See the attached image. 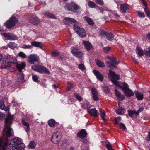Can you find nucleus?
Instances as JSON below:
<instances>
[{"label":"nucleus","instance_id":"f257e3e1","mask_svg":"<svg viewBox=\"0 0 150 150\" xmlns=\"http://www.w3.org/2000/svg\"><path fill=\"white\" fill-rule=\"evenodd\" d=\"M13 117L10 116L7 117L5 119V123L2 143L3 146L2 147V150H12V147L18 146L21 142L20 138L16 137L13 140H8L7 137L13 135V132L10 127L12 124Z\"/></svg>","mask_w":150,"mask_h":150},{"label":"nucleus","instance_id":"f03ea898","mask_svg":"<svg viewBox=\"0 0 150 150\" xmlns=\"http://www.w3.org/2000/svg\"><path fill=\"white\" fill-rule=\"evenodd\" d=\"M109 78L110 79L112 82L117 87L121 88L123 90V88L125 87V84H127L125 83H119L117 80L119 79V76L115 74L111 70H109L108 75Z\"/></svg>","mask_w":150,"mask_h":150},{"label":"nucleus","instance_id":"7ed1b4c3","mask_svg":"<svg viewBox=\"0 0 150 150\" xmlns=\"http://www.w3.org/2000/svg\"><path fill=\"white\" fill-rule=\"evenodd\" d=\"M32 69L34 71L40 73L49 74L50 72L45 67L40 65H33L31 66Z\"/></svg>","mask_w":150,"mask_h":150},{"label":"nucleus","instance_id":"20e7f679","mask_svg":"<svg viewBox=\"0 0 150 150\" xmlns=\"http://www.w3.org/2000/svg\"><path fill=\"white\" fill-rule=\"evenodd\" d=\"M64 8L65 9L73 12H75L76 11L80 8L79 6L74 2H71L70 4H67Z\"/></svg>","mask_w":150,"mask_h":150},{"label":"nucleus","instance_id":"39448f33","mask_svg":"<svg viewBox=\"0 0 150 150\" xmlns=\"http://www.w3.org/2000/svg\"><path fill=\"white\" fill-rule=\"evenodd\" d=\"M18 22V19L13 16H11L9 19L4 23V25L7 28H10L15 26Z\"/></svg>","mask_w":150,"mask_h":150},{"label":"nucleus","instance_id":"423d86ee","mask_svg":"<svg viewBox=\"0 0 150 150\" xmlns=\"http://www.w3.org/2000/svg\"><path fill=\"white\" fill-rule=\"evenodd\" d=\"M73 28L75 31L76 32L80 37L83 38L86 36V33L84 29L75 25H74Z\"/></svg>","mask_w":150,"mask_h":150},{"label":"nucleus","instance_id":"0eeeda50","mask_svg":"<svg viewBox=\"0 0 150 150\" xmlns=\"http://www.w3.org/2000/svg\"><path fill=\"white\" fill-rule=\"evenodd\" d=\"M125 87L123 88V93L125 96L127 97H130L134 95V93L129 88L127 84H125Z\"/></svg>","mask_w":150,"mask_h":150},{"label":"nucleus","instance_id":"6e6552de","mask_svg":"<svg viewBox=\"0 0 150 150\" xmlns=\"http://www.w3.org/2000/svg\"><path fill=\"white\" fill-rule=\"evenodd\" d=\"M61 136L59 132L54 133L52 135L51 140L55 144H57L61 139Z\"/></svg>","mask_w":150,"mask_h":150},{"label":"nucleus","instance_id":"1a4fd4ad","mask_svg":"<svg viewBox=\"0 0 150 150\" xmlns=\"http://www.w3.org/2000/svg\"><path fill=\"white\" fill-rule=\"evenodd\" d=\"M87 135V133L86 130L84 129H82L78 133L77 136L79 138L83 139L82 141L83 143H85L87 141L86 138Z\"/></svg>","mask_w":150,"mask_h":150},{"label":"nucleus","instance_id":"9d476101","mask_svg":"<svg viewBox=\"0 0 150 150\" xmlns=\"http://www.w3.org/2000/svg\"><path fill=\"white\" fill-rule=\"evenodd\" d=\"M28 60L30 63L33 64L35 62L38 61L39 57L35 54H31L29 56Z\"/></svg>","mask_w":150,"mask_h":150},{"label":"nucleus","instance_id":"9b49d317","mask_svg":"<svg viewBox=\"0 0 150 150\" xmlns=\"http://www.w3.org/2000/svg\"><path fill=\"white\" fill-rule=\"evenodd\" d=\"M10 66V64L7 62L5 57L0 60V68L6 69Z\"/></svg>","mask_w":150,"mask_h":150},{"label":"nucleus","instance_id":"f8f14e48","mask_svg":"<svg viewBox=\"0 0 150 150\" xmlns=\"http://www.w3.org/2000/svg\"><path fill=\"white\" fill-rule=\"evenodd\" d=\"M63 22L65 24L68 25H70L71 24H73L74 25H75V24L77 23V22L75 20L68 17L64 19Z\"/></svg>","mask_w":150,"mask_h":150},{"label":"nucleus","instance_id":"ddd939ff","mask_svg":"<svg viewBox=\"0 0 150 150\" xmlns=\"http://www.w3.org/2000/svg\"><path fill=\"white\" fill-rule=\"evenodd\" d=\"M71 52L75 56L79 57H81L82 55V52L78 50L74 47H71Z\"/></svg>","mask_w":150,"mask_h":150},{"label":"nucleus","instance_id":"4468645a","mask_svg":"<svg viewBox=\"0 0 150 150\" xmlns=\"http://www.w3.org/2000/svg\"><path fill=\"white\" fill-rule=\"evenodd\" d=\"M120 10L122 13H125L127 12V10L129 9V6L127 4H121L120 6Z\"/></svg>","mask_w":150,"mask_h":150},{"label":"nucleus","instance_id":"2eb2a0df","mask_svg":"<svg viewBox=\"0 0 150 150\" xmlns=\"http://www.w3.org/2000/svg\"><path fill=\"white\" fill-rule=\"evenodd\" d=\"M30 22L34 25H37L39 23L40 20L34 15L30 16L29 17Z\"/></svg>","mask_w":150,"mask_h":150},{"label":"nucleus","instance_id":"dca6fc26","mask_svg":"<svg viewBox=\"0 0 150 150\" xmlns=\"http://www.w3.org/2000/svg\"><path fill=\"white\" fill-rule=\"evenodd\" d=\"M24 74L21 72L17 74L16 77V82L17 83H19L22 82L24 79Z\"/></svg>","mask_w":150,"mask_h":150},{"label":"nucleus","instance_id":"f3484780","mask_svg":"<svg viewBox=\"0 0 150 150\" xmlns=\"http://www.w3.org/2000/svg\"><path fill=\"white\" fill-rule=\"evenodd\" d=\"M0 108L5 111H9V108L8 106L6 107L5 106L4 102V99L3 98L0 99Z\"/></svg>","mask_w":150,"mask_h":150},{"label":"nucleus","instance_id":"a211bd4d","mask_svg":"<svg viewBox=\"0 0 150 150\" xmlns=\"http://www.w3.org/2000/svg\"><path fill=\"white\" fill-rule=\"evenodd\" d=\"M87 110L88 112L91 115L94 117L98 116V111L95 108L90 109L88 107Z\"/></svg>","mask_w":150,"mask_h":150},{"label":"nucleus","instance_id":"6ab92c4d","mask_svg":"<svg viewBox=\"0 0 150 150\" xmlns=\"http://www.w3.org/2000/svg\"><path fill=\"white\" fill-rule=\"evenodd\" d=\"M8 63H15L16 62V58L12 56L9 55L4 57Z\"/></svg>","mask_w":150,"mask_h":150},{"label":"nucleus","instance_id":"aec40b11","mask_svg":"<svg viewBox=\"0 0 150 150\" xmlns=\"http://www.w3.org/2000/svg\"><path fill=\"white\" fill-rule=\"evenodd\" d=\"M93 72L94 73L98 79L101 81H102L103 80V76L98 71L96 70H94L93 71Z\"/></svg>","mask_w":150,"mask_h":150},{"label":"nucleus","instance_id":"412c9836","mask_svg":"<svg viewBox=\"0 0 150 150\" xmlns=\"http://www.w3.org/2000/svg\"><path fill=\"white\" fill-rule=\"evenodd\" d=\"M25 145L24 144L22 143H21L18 146H14L12 147V150H23L25 148Z\"/></svg>","mask_w":150,"mask_h":150},{"label":"nucleus","instance_id":"4be33fe9","mask_svg":"<svg viewBox=\"0 0 150 150\" xmlns=\"http://www.w3.org/2000/svg\"><path fill=\"white\" fill-rule=\"evenodd\" d=\"M136 97L138 100H142L144 98V95L141 92L137 91H134Z\"/></svg>","mask_w":150,"mask_h":150},{"label":"nucleus","instance_id":"5701e85b","mask_svg":"<svg viewBox=\"0 0 150 150\" xmlns=\"http://www.w3.org/2000/svg\"><path fill=\"white\" fill-rule=\"evenodd\" d=\"M26 66V64L24 62H22L20 64H17L16 67L19 71L21 72L22 70L24 69Z\"/></svg>","mask_w":150,"mask_h":150},{"label":"nucleus","instance_id":"b1692460","mask_svg":"<svg viewBox=\"0 0 150 150\" xmlns=\"http://www.w3.org/2000/svg\"><path fill=\"white\" fill-rule=\"evenodd\" d=\"M115 93L116 96L118 97V99L119 100H123L125 99V96L123 95H121L120 93L116 89L115 90Z\"/></svg>","mask_w":150,"mask_h":150},{"label":"nucleus","instance_id":"393cba45","mask_svg":"<svg viewBox=\"0 0 150 150\" xmlns=\"http://www.w3.org/2000/svg\"><path fill=\"white\" fill-rule=\"evenodd\" d=\"M107 64L109 67L111 68L112 67H115V66L117 65L118 63L115 59H112L111 61L110 62H107Z\"/></svg>","mask_w":150,"mask_h":150},{"label":"nucleus","instance_id":"a878e982","mask_svg":"<svg viewBox=\"0 0 150 150\" xmlns=\"http://www.w3.org/2000/svg\"><path fill=\"white\" fill-rule=\"evenodd\" d=\"M31 46L36 47L42 48V43L40 42L37 41H33L31 42Z\"/></svg>","mask_w":150,"mask_h":150},{"label":"nucleus","instance_id":"bb28decb","mask_svg":"<svg viewBox=\"0 0 150 150\" xmlns=\"http://www.w3.org/2000/svg\"><path fill=\"white\" fill-rule=\"evenodd\" d=\"M84 44L86 49L88 51L92 48V46L91 43L86 41L83 42Z\"/></svg>","mask_w":150,"mask_h":150},{"label":"nucleus","instance_id":"cd10ccee","mask_svg":"<svg viewBox=\"0 0 150 150\" xmlns=\"http://www.w3.org/2000/svg\"><path fill=\"white\" fill-rule=\"evenodd\" d=\"M23 125L25 127L24 128L26 132L29 131L30 130V126L29 123L26 122L23 120H22Z\"/></svg>","mask_w":150,"mask_h":150},{"label":"nucleus","instance_id":"c85d7f7f","mask_svg":"<svg viewBox=\"0 0 150 150\" xmlns=\"http://www.w3.org/2000/svg\"><path fill=\"white\" fill-rule=\"evenodd\" d=\"M84 18L89 25L91 26L94 25V23L92 19L87 16H85Z\"/></svg>","mask_w":150,"mask_h":150},{"label":"nucleus","instance_id":"c756f323","mask_svg":"<svg viewBox=\"0 0 150 150\" xmlns=\"http://www.w3.org/2000/svg\"><path fill=\"white\" fill-rule=\"evenodd\" d=\"M118 105L120 106V104H118ZM125 111V110L124 108L119 107L118 110L116 111V112L117 114L122 115L124 114Z\"/></svg>","mask_w":150,"mask_h":150},{"label":"nucleus","instance_id":"7c9ffc66","mask_svg":"<svg viewBox=\"0 0 150 150\" xmlns=\"http://www.w3.org/2000/svg\"><path fill=\"white\" fill-rule=\"evenodd\" d=\"M137 53L139 57H140L143 56L144 55V52L142 50L141 48L138 47H137Z\"/></svg>","mask_w":150,"mask_h":150},{"label":"nucleus","instance_id":"2f4dec72","mask_svg":"<svg viewBox=\"0 0 150 150\" xmlns=\"http://www.w3.org/2000/svg\"><path fill=\"white\" fill-rule=\"evenodd\" d=\"M106 38L108 40L111 41L113 39L114 36L113 34L107 32L106 35Z\"/></svg>","mask_w":150,"mask_h":150},{"label":"nucleus","instance_id":"473e14b6","mask_svg":"<svg viewBox=\"0 0 150 150\" xmlns=\"http://www.w3.org/2000/svg\"><path fill=\"white\" fill-rule=\"evenodd\" d=\"M95 62L96 65L99 67H104V64L101 61L96 59L95 60Z\"/></svg>","mask_w":150,"mask_h":150},{"label":"nucleus","instance_id":"72a5a7b5","mask_svg":"<svg viewBox=\"0 0 150 150\" xmlns=\"http://www.w3.org/2000/svg\"><path fill=\"white\" fill-rule=\"evenodd\" d=\"M99 111L102 119L104 121H105V120L104 118V117L105 116V113L104 110L100 108L99 109Z\"/></svg>","mask_w":150,"mask_h":150},{"label":"nucleus","instance_id":"f704fd0d","mask_svg":"<svg viewBox=\"0 0 150 150\" xmlns=\"http://www.w3.org/2000/svg\"><path fill=\"white\" fill-rule=\"evenodd\" d=\"M55 121L53 119H50L48 121V124L50 127H53L54 126Z\"/></svg>","mask_w":150,"mask_h":150},{"label":"nucleus","instance_id":"c9c22d12","mask_svg":"<svg viewBox=\"0 0 150 150\" xmlns=\"http://www.w3.org/2000/svg\"><path fill=\"white\" fill-rule=\"evenodd\" d=\"M8 47L12 49H14L16 46V44L14 42H10L8 45Z\"/></svg>","mask_w":150,"mask_h":150},{"label":"nucleus","instance_id":"e433bc0d","mask_svg":"<svg viewBox=\"0 0 150 150\" xmlns=\"http://www.w3.org/2000/svg\"><path fill=\"white\" fill-rule=\"evenodd\" d=\"M128 114L131 117H133L134 115H137L136 111L135 110H129L128 111Z\"/></svg>","mask_w":150,"mask_h":150},{"label":"nucleus","instance_id":"4c0bfd02","mask_svg":"<svg viewBox=\"0 0 150 150\" xmlns=\"http://www.w3.org/2000/svg\"><path fill=\"white\" fill-rule=\"evenodd\" d=\"M88 6L91 8H94L96 6H97L96 4L93 2L90 1L88 3Z\"/></svg>","mask_w":150,"mask_h":150},{"label":"nucleus","instance_id":"58836bf2","mask_svg":"<svg viewBox=\"0 0 150 150\" xmlns=\"http://www.w3.org/2000/svg\"><path fill=\"white\" fill-rule=\"evenodd\" d=\"M36 146V144L34 142L31 141L30 142L28 145L29 148L30 149H34Z\"/></svg>","mask_w":150,"mask_h":150},{"label":"nucleus","instance_id":"ea45409f","mask_svg":"<svg viewBox=\"0 0 150 150\" xmlns=\"http://www.w3.org/2000/svg\"><path fill=\"white\" fill-rule=\"evenodd\" d=\"M44 15L48 17L52 18H56L55 17L53 14L48 12H45L44 13Z\"/></svg>","mask_w":150,"mask_h":150},{"label":"nucleus","instance_id":"a19ab883","mask_svg":"<svg viewBox=\"0 0 150 150\" xmlns=\"http://www.w3.org/2000/svg\"><path fill=\"white\" fill-rule=\"evenodd\" d=\"M18 56L22 59H25L27 58L26 55L22 51H20L18 54Z\"/></svg>","mask_w":150,"mask_h":150},{"label":"nucleus","instance_id":"79ce46f5","mask_svg":"<svg viewBox=\"0 0 150 150\" xmlns=\"http://www.w3.org/2000/svg\"><path fill=\"white\" fill-rule=\"evenodd\" d=\"M108 32H106L103 30H100L99 31V35L101 37H104L105 36H106V34Z\"/></svg>","mask_w":150,"mask_h":150},{"label":"nucleus","instance_id":"37998d69","mask_svg":"<svg viewBox=\"0 0 150 150\" xmlns=\"http://www.w3.org/2000/svg\"><path fill=\"white\" fill-rule=\"evenodd\" d=\"M78 67L79 69L83 71H84L86 69V67L84 65L82 64H79L78 65Z\"/></svg>","mask_w":150,"mask_h":150},{"label":"nucleus","instance_id":"c03bdc74","mask_svg":"<svg viewBox=\"0 0 150 150\" xmlns=\"http://www.w3.org/2000/svg\"><path fill=\"white\" fill-rule=\"evenodd\" d=\"M32 78L33 81L35 82L38 81V76L37 75H33L32 76Z\"/></svg>","mask_w":150,"mask_h":150},{"label":"nucleus","instance_id":"a18cd8bd","mask_svg":"<svg viewBox=\"0 0 150 150\" xmlns=\"http://www.w3.org/2000/svg\"><path fill=\"white\" fill-rule=\"evenodd\" d=\"M17 38L16 35H12L10 34L8 40H15L17 39Z\"/></svg>","mask_w":150,"mask_h":150},{"label":"nucleus","instance_id":"49530a36","mask_svg":"<svg viewBox=\"0 0 150 150\" xmlns=\"http://www.w3.org/2000/svg\"><path fill=\"white\" fill-rule=\"evenodd\" d=\"M22 47L24 49H31L33 47L31 45H23L22 46Z\"/></svg>","mask_w":150,"mask_h":150},{"label":"nucleus","instance_id":"de8ad7c7","mask_svg":"<svg viewBox=\"0 0 150 150\" xmlns=\"http://www.w3.org/2000/svg\"><path fill=\"white\" fill-rule=\"evenodd\" d=\"M96 3L100 5H103L104 4V3L103 0H96Z\"/></svg>","mask_w":150,"mask_h":150},{"label":"nucleus","instance_id":"09e8293b","mask_svg":"<svg viewBox=\"0 0 150 150\" xmlns=\"http://www.w3.org/2000/svg\"><path fill=\"white\" fill-rule=\"evenodd\" d=\"M106 146L108 150H112V146L110 143L107 144Z\"/></svg>","mask_w":150,"mask_h":150},{"label":"nucleus","instance_id":"8fccbe9b","mask_svg":"<svg viewBox=\"0 0 150 150\" xmlns=\"http://www.w3.org/2000/svg\"><path fill=\"white\" fill-rule=\"evenodd\" d=\"M91 91L93 95H98V93L96 90L94 88H92L91 89Z\"/></svg>","mask_w":150,"mask_h":150},{"label":"nucleus","instance_id":"3c124183","mask_svg":"<svg viewBox=\"0 0 150 150\" xmlns=\"http://www.w3.org/2000/svg\"><path fill=\"white\" fill-rule=\"evenodd\" d=\"M103 49L105 53H107L111 50V47H104Z\"/></svg>","mask_w":150,"mask_h":150},{"label":"nucleus","instance_id":"603ef678","mask_svg":"<svg viewBox=\"0 0 150 150\" xmlns=\"http://www.w3.org/2000/svg\"><path fill=\"white\" fill-rule=\"evenodd\" d=\"M52 56L54 57H56L59 55V53L58 52L54 51L52 53Z\"/></svg>","mask_w":150,"mask_h":150},{"label":"nucleus","instance_id":"864d4df0","mask_svg":"<svg viewBox=\"0 0 150 150\" xmlns=\"http://www.w3.org/2000/svg\"><path fill=\"white\" fill-rule=\"evenodd\" d=\"M72 84L69 82H68L67 83V87L68 90H70L72 87Z\"/></svg>","mask_w":150,"mask_h":150},{"label":"nucleus","instance_id":"5fc2aeb1","mask_svg":"<svg viewBox=\"0 0 150 150\" xmlns=\"http://www.w3.org/2000/svg\"><path fill=\"white\" fill-rule=\"evenodd\" d=\"M119 126L120 128L122 129L123 130H124L126 129V127L125 125L123 123H120L119 124Z\"/></svg>","mask_w":150,"mask_h":150},{"label":"nucleus","instance_id":"6e6d98bb","mask_svg":"<svg viewBox=\"0 0 150 150\" xmlns=\"http://www.w3.org/2000/svg\"><path fill=\"white\" fill-rule=\"evenodd\" d=\"M10 34V33H3V35L5 37L7 38L8 39Z\"/></svg>","mask_w":150,"mask_h":150},{"label":"nucleus","instance_id":"4d7b16f0","mask_svg":"<svg viewBox=\"0 0 150 150\" xmlns=\"http://www.w3.org/2000/svg\"><path fill=\"white\" fill-rule=\"evenodd\" d=\"M144 109V108L143 107H142L139 108V109L136 112L137 114V115H138L139 114V113L141 112H142L143 111V110Z\"/></svg>","mask_w":150,"mask_h":150},{"label":"nucleus","instance_id":"13d9d810","mask_svg":"<svg viewBox=\"0 0 150 150\" xmlns=\"http://www.w3.org/2000/svg\"><path fill=\"white\" fill-rule=\"evenodd\" d=\"M5 117V114L1 112H0V121L4 119Z\"/></svg>","mask_w":150,"mask_h":150},{"label":"nucleus","instance_id":"bf43d9fd","mask_svg":"<svg viewBox=\"0 0 150 150\" xmlns=\"http://www.w3.org/2000/svg\"><path fill=\"white\" fill-rule=\"evenodd\" d=\"M121 120V117H117L115 118V122L117 124Z\"/></svg>","mask_w":150,"mask_h":150},{"label":"nucleus","instance_id":"052dcab7","mask_svg":"<svg viewBox=\"0 0 150 150\" xmlns=\"http://www.w3.org/2000/svg\"><path fill=\"white\" fill-rule=\"evenodd\" d=\"M144 11L146 14L148 16L150 17L149 12L147 8H144Z\"/></svg>","mask_w":150,"mask_h":150},{"label":"nucleus","instance_id":"680f3d73","mask_svg":"<svg viewBox=\"0 0 150 150\" xmlns=\"http://www.w3.org/2000/svg\"><path fill=\"white\" fill-rule=\"evenodd\" d=\"M138 15L140 17H145L144 14L143 13H141L139 12H138Z\"/></svg>","mask_w":150,"mask_h":150},{"label":"nucleus","instance_id":"e2e57ef3","mask_svg":"<svg viewBox=\"0 0 150 150\" xmlns=\"http://www.w3.org/2000/svg\"><path fill=\"white\" fill-rule=\"evenodd\" d=\"M145 54L146 56L150 57V48L149 49L148 51H146Z\"/></svg>","mask_w":150,"mask_h":150},{"label":"nucleus","instance_id":"0e129e2a","mask_svg":"<svg viewBox=\"0 0 150 150\" xmlns=\"http://www.w3.org/2000/svg\"><path fill=\"white\" fill-rule=\"evenodd\" d=\"M146 140L147 141H150V131L148 132V135L146 138Z\"/></svg>","mask_w":150,"mask_h":150},{"label":"nucleus","instance_id":"69168bd1","mask_svg":"<svg viewBox=\"0 0 150 150\" xmlns=\"http://www.w3.org/2000/svg\"><path fill=\"white\" fill-rule=\"evenodd\" d=\"M2 138H0V150H2V147L3 146V143H2Z\"/></svg>","mask_w":150,"mask_h":150},{"label":"nucleus","instance_id":"338daca9","mask_svg":"<svg viewBox=\"0 0 150 150\" xmlns=\"http://www.w3.org/2000/svg\"><path fill=\"white\" fill-rule=\"evenodd\" d=\"M98 95H93V97L94 100L97 101L98 99Z\"/></svg>","mask_w":150,"mask_h":150},{"label":"nucleus","instance_id":"774afa93","mask_svg":"<svg viewBox=\"0 0 150 150\" xmlns=\"http://www.w3.org/2000/svg\"><path fill=\"white\" fill-rule=\"evenodd\" d=\"M75 96L76 98L79 101H81L82 100L81 98V97L78 95H75Z\"/></svg>","mask_w":150,"mask_h":150}]
</instances>
